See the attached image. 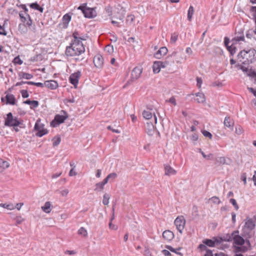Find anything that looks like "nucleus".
I'll return each instance as SVG.
<instances>
[{
	"instance_id": "1",
	"label": "nucleus",
	"mask_w": 256,
	"mask_h": 256,
	"mask_svg": "<svg viewBox=\"0 0 256 256\" xmlns=\"http://www.w3.org/2000/svg\"><path fill=\"white\" fill-rule=\"evenodd\" d=\"M84 52L85 48L82 42H71L70 46H66L65 54L68 56H80Z\"/></svg>"
},
{
	"instance_id": "2",
	"label": "nucleus",
	"mask_w": 256,
	"mask_h": 256,
	"mask_svg": "<svg viewBox=\"0 0 256 256\" xmlns=\"http://www.w3.org/2000/svg\"><path fill=\"white\" fill-rule=\"evenodd\" d=\"M255 50L251 49L248 50H242L238 54V58L240 61L244 64H248L252 63L254 58Z\"/></svg>"
},
{
	"instance_id": "3",
	"label": "nucleus",
	"mask_w": 256,
	"mask_h": 256,
	"mask_svg": "<svg viewBox=\"0 0 256 256\" xmlns=\"http://www.w3.org/2000/svg\"><path fill=\"white\" fill-rule=\"evenodd\" d=\"M23 121L16 116H14L12 112H8L6 114V118H5L4 126L9 127L20 126L22 128L24 126Z\"/></svg>"
},
{
	"instance_id": "4",
	"label": "nucleus",
	"mask_w": 256,
	"mask_h": 256,
	"mask_svg": "<svg viewBox=\"0 0 256 256\" xmlns=\"http://www.w3.org/2000/svg\"><path fill=\"white\" fill-rule=\"evenodd\" d=\"M172 58L174 59L176 63L181 64L182 61L186 60V56L184 54L183 49L178 48L166 57L167 59H170Z\"/></svg>"
},
{
	"instance_id": "5",
	"label": "nucleus",
	"mask_w": 256,
	"mask_h": 256,
	"mask_svg": "<svg viewBox=\"0 0 256 256\" xmlns=\"http://www.w3.org/2000/svg\"><path fill=\"white\" fill-rule=\"evenodd\" d=\"M60 112L62 114H56L54 120H52V121L51 122L50 125L52 126L54 128L57 127L60 124L64 122L65 120L68 118V114L65 110H62Z\"/></svg>"
},
{
	"instance_id": "6",
	"label": "nucleus",
	"mask_w": 256,
	"mask_h": 256,
	"mask_svg": "<svg viewBox=\"0 0 256 256\" xmlns=\"http://www.w3.org/2000/svg\"><path fill=\"white\" fill-rule=\"evenodd\" d=\"M142 72V68L141 66L135 67L132 72L130 79L126 82L123 88H126V86L130 84L133 82L138 80L140 77Z\"/></svg>"
},
{
	"instance_id": "7",
	"label": "nucleus",
	"mask_w": 256,
	"mask_h": 256,
	"mask_svg": "<svg viewBox=\"0 0 256 256\" xmlns=\"http://www.w3.org/2000/svg\"><path fill=\"white\" fill-rule=\"evenodd\" d=\"M174 224L178 230L182 234L186 224V220L183 216H178L174 220Z\"/></svg>"
},
{
	"instance_id": "8",
	"label": "nucleus",
	"mask_w": 256,
	"mask_h": 256,
	"mask_svg": "<svg viewBox=\"0 0 256 256\" xmlns=\"http://www.w3.org/2000/svg\"><path fill=\"white\" fill-rule=\"evenodd\" d=\"M81 76V72L80 71H77L76 72L70 74L69 78V81L70 84L74 86L76 88L78 82L79 78Z\"/></svg>"
},
{
	"instance_id": "9",
	"label": "nucleus",
	"mask_w": 256,
	"mask_h": 256,
	"mask_svg": "<svg viewBox=\"0 0 256 256\" xmlns=\"http://www.w3.org/2000/svg\"><path fill=\"white\" fill-rule=\"evenodd\" d=\"M238 230L234 231L232 234V236L234 240V242L235 244L237 245H242L244 243L245 241L243 238L238 235Z\"/></svg>"
},
{
	"instance_id": "10",
	"label": "nucleus",
	"mask_w": 256,
	"mask_h": 256,
	"mask_svg": "<svg viewBox=\"0 0 256 256\" xmlns=\"http://www.w3.org/2000/svg\"><path fill=\"white\" fill-rule=\"evenodd\" d=\"M94 66L98 68H102L104 63V60L102 56L100 54H96L94 58Z\"/></svg>"
},
{
	"instance_id": "11",
	"label": "nucleus",
	"mask_w": 256,
	"mask_h": 256,
	"mask_svg": "<svg viewBox=\"0 0 256 256\" xmlns=\"http://www.w3.org/2000/svg\"><path fill=\"white\" fill-rule=\"evenodd\" d=\"M202 243L210 247H214L216 244H220V242L216 238L214 240L204 239L202 240Z\"/></svg>"
},
{
	"instance_id": "12",
	"label": "nucleus",
	"mask_w": 256,
	"mask_h": 256,
	"mask_svg": "<svg viewBox=\"0 0 256 256\" xmlns=\"http://www.w3.org/2000/svg\"><path fill=\"white\" fill-rule=\"evenodd\" d=\"M168 52V50L166 47H162L154 54V56L157 59H160L163 56H165L167 54Z\"/></svg>"
},
{
	"instance_id": "13",
	"label": "nucleus",
	"mask_w": 256,
	"mask_h": 256,
	"mask_svg": "<svg viewBox=\"0 0 256 256\" xmlns=\"http://www.w3.org/2000/svg\"><path fill=\"white\" fill-rule=\"evenodd\" d=\"M244 33L242 32H238L236 34L235 36L232 39V44H236L240 41H244Z\"/></svg>"
},
{
	"instance_id": "14",
	"label": "nucleus",
	"mask_w": 256,
	"mask_h": 256,
	"mask_svg": "<svg viewBox=\"0 0 256 256\" xmlns=\"http://www.w3.org/2000/svg\"><path fill=\"white\" fill-rule=\"evenodd\" d=\"M224 124V126L230 128L231 130H233L234 122L230 116H227L225 118Z\"/></svg>"
},
{
	"instance_id": "15",
	"label": "nucleus",
	"mask_w": 256,
	"mask_h": 256,
	"mask_svg": "<svg viewBox=\"0 0 256 256\" xmlns=\"http://www.w3.org/2000/svg\"><path fill=\"white\" fill-rule=\"evenodd\" d=\"M255 222L252 218H247L244 224V228L248 230H252L255 228Z\"/></svg>"
},
{
	"instance_id": "16",
	"label": "nucleus",
	"mask_w": 256,
	"mask_h": 256,
	"mask_svg": "<svg viewBox=\"0 0 256 256\" xmlns=\"http://www.w3.org/2000/svg\"><path fill=\"white\" fill-rule=\"evenodd\" d=\"M45 86L51 90H55L58 87V84L56 80H46L45 82Z\"/></svg>"
},
{
	"instance_id": "17",
	"label": "nucleus",
	"mask_w": 256,
	"mask_h": 256,
	"mask_svg": "<svg viewBox=\"0 0 256 256\" xmlns=\"http://www.w3.org/2000/svg\"><path fill=\"white\" fill-rule=\"evenodd\" d=\"M162 236L166 240L170 241L174 238V234L170 230H166L163 232Z\"/></svg>"
},
{
	"instance_id": "18",
	"label": "nucleus",
	"mask_w": 256,
	"mask_h": 256,
	"mask_svg": "<svg viewBox=\"0 0 256 256\" xmlns=\"http://www.w3.org/2000/svg\"><path fill=\"white\" fill-rule=\"evenodd\" d=\"M165 174L167 176L174 175L176 174V172L175 170L172 168L169 165H166L164 166Z\"/></svg>"
},
{
	"instance_id": "19",
	"label": "nucleus",
	"mask_w": 256,
	"mask_h": 256,
	"mask_svg": "<svg viewBox=\"0 0 256 256\" xmlns=\"http://www.w3.org/2000/svg\"><path fill=\"white\" fill-rule=\"evenodd\" d=\"M162 63H161V61H156L154 62L152 68L153 72L155 74L158 73L162 68Z\"/></svg>"
},
{
	"instance_id": "20",
	"label": "nucleus",
	"mask_w": 256,
	"mask_h": 256,
	"mask_svg": "<svg viewBox=\"0 0 256 256\" xmlns=\"http://www.w3.org/2000/svg\"><path fill=\"white\" fill-rule=\"evenodd\" d=\"M84 14L86 18H93L95 16L94 10L89 8H86L84 10Z\"/></svg>"
},
{
	"instance_id": "21",
	"label": "nucleus",
	"mask_w": 256,
	"mask_h": 256,
	"mask_svg": "<svg viewBox=\"0 0 256 256\" xmlns=\"http://www.w3.org/2000/svg\"><path fill=\"white\" fill-rule=\"evenodd\" d=\"M23 103L25 104L30 105V108L31 109L36 108L38 107V106L39 105V102L37 100H28L26 101H24L23 102Z\"/></svg>"
},
{
	"instance_id": "22",
	"label": "nucleus",
	"mask_w": 256,
	"mask_h": 256,
	"mask_svg": "<svg viewBox=\"0 0 256 256\" xmlns=\"http://www.w3.org/2000/svg\"><path fill=\"white\" fill-rule=\"evenodd\" d=\"M196 98L195 100L198 103H202L205 102L206 98L204 94L202 92H198L195 94Z\"/></svg>"
},
{
	"instance_id": "23",
	"label": "nucleus",
	"mask_w": 256,
	"mask_h": 256,
	"mask_svg": "<svg viewBox=\"0 0 256 256\" xmlns=\"http://www.w3.org/2000/svg\"><path fill=\"white\" fill-rule=\"evenodd\" d=\"M6 103L12 105H14L16 104V98L13 94H7L6 96Z\"/></svg>"
},
{
	"instance_id": "24",
	"label": "nucleus",
	"mask_w": 256,
	"mask_h": 256,
	"mask_svg": "<svg viewBox=\"0 0 256 256\" xmlns=\"http://www.w3.org/2000/svg\"><path fill=\"white\" fill-rule=\"evenodd\" d=\"M72 37L74 40H72V42H82L80 40H84L85 39L80 36V34L78 32H74L72 34Z\"/></svg>"
},
{
	"instance_id": "25",
	"label": "nucleus",
	"mask_w": 256,
	"mask_h": 256,
	"mask_svg": "<svg viewBox=\"0 0 256 256\" xmlns=\"http://www.w3.org/2000/svg\"><path fill=\"white\" fill-rule=\"evenodd\" d=\"M42 209L46 213H50L51 211V204L50 202H46L44 206H42Z\"/></svg>"
},
{
	"instance_id": "26",
	"label": "nucleus",
	"mask_w": 256,
	"mask_h": 256,
	"mask_svg": "<svg viewBox=\"0 0 256 256\" xmlns=\"http://www.w3.org/2000/svg\"><path fill=\"white\" fill-rule=\"evenodd\" d=\"M20 78H25L26 80H30L33 78V76L30 74L20 72L18 74Z\"/></svg>"
},
{
	"instance_id": "27",
	"label": "nucleus",
	"mask_w": 256,
	"mask_h": 256,
	"mask_svg": "<svg viewBox=\"0 0 256 256\" xmlns=\"http://www.w3.org/2000/svg\"><path fill=\"white\" fill-rule=\"evenodd\" d=\"M70 20L71 16L68 14H64L62 17L63 23L66 27H67L68 24Z\"/></svg>"
},
{
	"instance_id": "28",
	"label": "nucleus",
	"mask_w": 256,
	"mask_h": 256,
	"mask_svg": "<svg viewBox=\"0 0 256 256\" xmlns=\"http://www.w3.org/2000/svg\"><path fill=\"white\" fill-rule=\"evenodd\" d=\"M30 7L33 9L38 10L40 12H43L44 8L40 6L36 2L32 3L30 5Z\"/></svg>"
},
{
	"instance_id": "29",
	"label": "nucleus",
	"mask_w": 256,
	"mask_h": 256,
	"mask_svg": "<svg viewBox=\"0 0 256 256\" xmlns=\"http://www.w3.org/2000/svg\"><path fill=\"white\" fill-rule=\"evenodd\" d=\"M194 13V7L190 6L188 8V19L189 21H191L192 15Z\"/></svg>"
},
{
	"instance_id": "30",
	"label": "nucleus",
	"mask_w": 256,
	"mask_h": 256,
	"mask_svg": "<svg viewBox=\"0 0 256 256\" xmlns=\"http://www.w3.org/2000/svg\"><path fill=\"white\" fill-rule=\"evenodd\" d=\"M250 10V12L252 13V16H253V18L255 21L256 30L254 31V34H256V6H252Z\"/></svg>"
},
{
	"instance_id": "31",
	"label": "nucleus",
	"mask_w": 256,
	"mask_h": 256,
	"mask_svg": "<svg viewBox=\"0 0 256 256\" xmlns=\"http://www.w3.org/2000/svg\"><path fill=\"white\" fill-rule=\"evenodd\" d=\"M78 233L79 235H81L84 237H86L88 236L87 230L84 227H81L78 230Z\"/></svg>"
},
{
	"instance_id": "32",
	"label": "nucleus",
	"mask_w": 256,
	"mask_h": 256,
	"mask_svg": "<svg viewBox=\"0 0 256 256\" xmlns=\"http://www.w3.org/2000/svg\"><path fill=\"white\" fill-rule=\"evenodd\" d=\"M20 18L22 19V20L24 22L26 20L27 16L28 18H30V16L28 14L27 12H20Z\"/></svg>"
},
{
	"instance_id": "33",
	"label": "nucleus",
	"mask_w": 256,
	"mask_h": 256,
	"mask_svg": "<svg viewBox=\"0 0 256 256\" xmlns=\"http://www.w3.org/2000/svg\"><path fill=\"white\" fill-rule=\"evenodd\" d=\"M110 198V194H105L103 196L102 203L104 205H108L109 203V200Z\"/></svg>"
},
{
	"instance_id": "34",
	"label": "nucleus",
	"mask_w": 256,
	"mask_h": 256,
	"mask_svg": "<svg viewBox=\"0 0 256 256\" xmlns=\"http://www.w3.org/2000/svg\"><path fill=\"white\" fill-rule=\"evenodd\" d=\"M0 206L4 208H6L8 210H12L14 208V206L10 204H0Z\"/></svg>"
},
{
	"instance_id": "35",
	"label": "nucleus",
	"mask_w": 256,
	"mask_h": 256,
	"mask_svg": "<svg viewBox=\"0 0 256 256\" xmlns=\"http://www.w3.org/2000/svg\"><path fill=\"white\" fill-rule=\"evenodd\" d=\"M44 124H40L38 120H37L35 124L34 129L36 131H38L44 128Z\"/></svg>"
},
{
	"instance_id": "36",
	"label": "nucleus",
	"mask_w": 256,
	"mask_h": 256,
	"mask_svg": "<svg viewBox=\"0 0 256 256\" xmlns=\"http://www.w3.org/2000/svg\"><path fill=\"white\" fill-rule=\"evenodd\" d=\"M48 133V130H46L42 128V130H39L38 131V132L36 133V136L39 137H42L44 134H46Z\"/></svg>"
},
{
	"instance_id": "37",
	"label": "nucleus",
	"mask_w": 256,
	"mask_h": 256,
	"mask_svg": "<svg viewBox=\"0 0 256 256\" xmlns=\"http://www.w3.org/2000/svg\"><path fill=\"white\" fill-rule=\"evenodd\" d=\"M142 116L144 118L147 120H149L152 117V113L149 111L144 110L142 112Z\"/></svg>"
},
{
	"instance_id": "38",
	"label": "nucleus",
	"mask_w": 256,
	"mask_h": 256,
	"mask_svg": "<svg viewBox=\"0 0 256 256\" xmlns=\"http://www.w3.org/2000/svg\"><path fill=\"white\" fill-rule=\"evenodd\" d=\"M104 50L108 54H111L114 52V47L112 45H108L105 47Z\"/></svg>"
},
{
	"instance_id": "39",
	"label": "nucleus",
	"mask_w": 256,
	"mask_h": 256,
	"mask_svg": "<svg viewBox=\"0 0 256 256\" xmlns=\"http://www.w3.org/2000/svg\"><path fill=\"white\" fill-rule=\"evenodd\" d=\"M134 18H135V16L134 15L130 14L127 16V18L126 20V22L127 23L131 24L134 21Z\"/></svg>"
},
{
	"instance_id": "40",
	"label": "nucleus",
	"mask_w": 256,
	"mask_h": 256,
	"mask_svg": "<svg viewBox=\"0 0 256 256\" xmlns=\"http://www.w3.org/2000/svg\"><path fill=\"white\" fill-rule=\"evenodd\" d=\"M178 34L176 33H173L172 34L170 38V42L175 43L178 40Z\"/></svg>"
},
{
	"instance_id": "41",
	"label": "nucleus",
	"mask_w": 256,
	"mask_h": 256,
	"mask_svg": "<svg viewBox=\"0 0 256 256\" xmlns=\"http://www.w3.org/2000/svg\"><path fill=\"white\" fill-rule=\"evenodd\" d=\"M104 186L101 182L96 183V188L94 190L101 191L104 189Z\"/></svg>"
},
{
	"instance_id": "42",
	"label": "nucleus",
	"mask_w": 256,
	"mask_h": 256,
	"mask_svg": "<svg viewBox=\"0 0 256 256\" xmlns=\"http://www.w3.org/2000/svg\"><path fill=\"white\" fill-rule=\"evenodd\" d=\"M210 200L214 204H219L221 202V201L219 198L217 196H212L210 198Z\"/></svg>"
},
{
	"instance_id": "43",
	"label": "nucleus",
	"mask_w": 256,
	"mask_h": 256,
	"mask_svg": "<svg viewBox=\"0 0 256 256\" xmlns=\"http://www.w3.org/2000/svg\"><path fill=\"white\" fill-rule=\"evenodd\" d=\"M202 132L204 136L208 137L210 139H211L212 137V136L211 134V133L206 130H202Z\"/></svg>"
},
{
	"instance_id": "44",
	"label": "nucleus",
	"mask_w": 256,
	"mask_h": 256,
	"mask_svg": "<svg viewBox=\"0 0 256 256\" xmlns=\"http://www.w3.org/2000/svg\"><path fill=\"white\" fill-rule=\"evenodd\" d=\"M234 44H232L230 46H228L227 49L231 53V54H234L236 52V48L233 46Z\"/></svg>"
},
{
	"instance_id": "45",
	"label": "nucleus",
	"mask_w": 256,
	"mask_h": 256,
	"mask_svg": "<svg viewBox=\"0 0 256 256\" xmlns=\"http://www.w3.org/2000/svg\"><path fill=\"white\" fill-rule=\"evenodd\" d=\"M230 202L234 206L235 209L236 210H238L239 208L238 204H237V202L235 199L234 198H230Z\"/></svg>"
},
{
	"instance_id": "46",
	"label": "nucleus",
	"mask_w": 256,
	"mask_h": 256,
	"mask_svg": "<svg viewBox=\"0 0 256 256\" xmlns=\"http://www.w3.org/2000/svg\"><path fill=\"white\" fill-rule=\"evenodd\" d=\"M18 30L26 32L27 31V28L24 24H20L18 26Z\"/></svg>"
},
{
	"instance_id": "47",
	"label": "nucleus",
	"mask_w": 256,
	"mask_h": 256,
	"mask_svg": "<svg viewBox=\"0 0 256 256\" xmlns=\"http://www.w3.org/2000/svg\"><path fill=\"white\" fill-rule=\"evenodd\" d=\"M198 248L201 252L204 251V250H206H206H208L206 246V244H204L203 243L202 244H200L198 246Z\"/></svg>"
},
{
	"instance_id": "48",
	"label": "nucleus",
	"mask_w": 256,
	"mask_h": 256,
	"mask_svg": "<svg viewBox=\"0 0 256 256\" xmlns=\"http://www.w3.org/2000/svg\"><path fill=\"white\" fill-rule=\"evenodd\" d=\"M107 177L108 178V180H113L117 177V174L115 172H112V173L109 174L107 176Z\"/></svg>"
},
{
	"instance_id": "49",
	"label": "nucleus",
	"mask_w": 256,
	"mask_h": 256,
	"mask_svg": "<svg viewBox=\"0 0 256 256\" xmlns=\"http://www.w3.org/2000/svg\"><path fill=\"white\" fill-rule=\"evenodd\" d=\"M168 60L169 59L166 58V60H165L164 61H161V63H162L161 66L162 68H165L168 66L170 65V62L168 61Z\"/></svg>"
},
{
	"instance_id": "50",
	"label": "nucleus",
	"mask_w": 256,
	"mask_h": 256,
	"mask_svg": "<svg viewBox=\"0 0 256 256\" xmlns=\"http://www.w3.org/2000/svg\"><path fill=\"white\" fill-rule=\"evenodd\" d=\"M20 92L23 98H27L29 96V94L26 90H22Z\"/></svg>"
},
{
	"instance_id": "51",
	"label": "nucleus",
	"mask_w": 256,
	"mask_h": 256,
	"mask_svg": "<svg viewBox=\"0 0 256 256\" xmlns=\"http://www.w3.org/2000/svg\"><path fill=\"white\" fill-rule=\"evenodd\" d=\"M254 30H248L246 34V36L248 38H251L252 37L253 34H254Z\"/></svg>"
},
{
	"instance_id": "52",
	"label": "nucleus",
	"mask_w": 256,
	"mask_h": 256,
	"mask_svg": "<svg viewBox=\"0 0 256 256\" xmlns=\"http://www.w3.org/2000/svg\"><path fill=\"white\" fill-rule=\"evenodd\" d=\"M61 139L60 137H58L56 139L54 140L53 142V146H58L60 142Z\"/></svg>"
},
{
	"instance_id": "53",
	"label": "nucleus",
	"mask_w": 256,
	"mask_h": 256,
	"mask_svg": "<svg viewBox=\"0 0 256 256\" xmlns=\"http://www.w3.org/2000/svg\"><path fill=\"white\" fill-rule=\"evenodd\" d=\"M105 10L106 12L108 14V16L112 15V8L110 6H108L106 7Z\"/></svg>"
},
{
	"instance_id": "54",
	"label": "nucleus",
	"mask_w": 256,
	"mask_h": 256,
	"mask_svg": "<svg viewBox=\"0 0 256 256\" xmlns=\"http://www.w3.org/2000/svg\"><path fill=\"white\" fill-rule=\"evenodd\" d=\"M240 179L244 182V184H246V173H243L241 175Z\"/></svg>"
},
{
	"instance_id": "55",
	"label": "nucleus",
	"mask_w": 256,
	"mask_h": 256,
	"mask_svg": "<svg viewBox=\"0 0 256 256\" xmlns=\"http://www.w3.org/2000/svg\"><path fill=\"white\" fill-rule=\"evenodd\" d=\"M14 63L18 64H22V60L18 57L14 58Z\"/></svg>"
},
{
	"instance_id": "56",
	"label": "nucleus",
	"mask_w": 256,
	"mask_h": 256,
	"mask_svg": "<svg viewBox=\"0 0 256 256\" xmlns=\"http://www.w3.org/2000/svg\"><path fill=\"white\" fill-rule=\"evenodd\" d=\"M196 82H197V86L199 88H200L201 87V85H202V78L198 77L196 78Z\"/></svg>"
},
{
	"instance_id": "57",
	"label": "nucleus",
	"mask_w": 256,
	"mask_h": 256,
	"mask_svg": "<svg viewBox=\"0 0 256 256\" xmlns=\"http://www.w3.org/2000/svg\"><path fill=\"white\" fill-rule=\"evenodd\" d=\"M170 103L172 104L174 106L176 105V102L175 98L174 96L171 97L168 100Z\"/></svg>"
},
{
	"instance_id": "58",
	"label": "nucleus",
	"mask_w": 256,
	"mask_h": 256,
	"mask_svg": "<svg viewBox=\"0 0 256 256\" xmlns=\"http://www.w3.org/2000/svg\"><path fill=\"white\" fill-rule=\"evenodd\" d=\"M7 34L6 32L4 30V29L2 28V26L0 24V34L6 36Z\"/></svg>"
},
{
	"instance_id": "59",
	"label": "nucleus",
	"mask_w": 256,
	"mask_h": 256,
	"mask_svg": "<svg viewBox=\"0 0 256 256\" xmlns=\"http://www.w3.org/2000/svg\"><path fill=\"white\" fill-rule=\"evenodd\" d=\"M218 161L222 164H225L226 163V160L224 157L219 158Z\"/></svg>"
},
{
	"instance_id": "60",
	"label": "nucleus",
	"mask_w": 256,
	"mask_h": 256,
	"mask_svg": "<svg viewBox=\"0 0 256 256\" xmlns=\"http://www.w3.org/2000/svg\"><path fill=\"white\" fill-rule=\"evenodd\" d=\"M107 128L108 130H111L114 132L117 133V134L120 133V131L118 130L112 128V126H108L107 127Z\"/></svg>"
},
{
	"instance_id": "61",
	"label": "nucleus",
	"mask_w": 256,
	"mask_h": 256,
	"mask_svg": "<svg viewBox=\"0 0 256 256\" xmlns=\"http://www.w3.org/2000/svg\"><path fill=\"white\" fill-rule=\"evenodd\" d=\"M198 135L196 134H194L190 137V138L193 141H196L198 140Z\"/></svg>"
},
{
	"instance_id": "62",
	"label": "nucleus",
	"mask_w": 256,
	"mask_h": 256,
	"mask_svg": "<svg viewBox=\"0 0 256 256\" xmlns=\"http://www.w3.org/2000/svg\"><path fill=\"white\" fill-rule=\"evenodd\" d=\"M248 90L252 92L255 96H256V90L253 88H248Z\"/></svg>"
},
{
	"instance_id": "63",
	"label": "nucleus",
	"mask_w": 256,
	"mask_h": 256,
	"mask_svg": "<svg viewBox=\"0 0 256 256\" xmlns=\"http://www.w3.org/2000/svg\"><path fill=\"white\" fill-rule=\"evenodd\" d=\"M162 253L165 256H169L171 254L170 252L168 250H162Z\"/></svg>"
},
{
	"instance_id": "64",
	"label": "nucleus",
	"mask_w": 256,
	"mask_h": 256,
	"mask_svg": "<svg viewBox=\"0 0 256 256\" xmlns=\"http://www.w3.org/2000/svg\"><path fill=\"white\" fill-rule=\"evenodd\" d=\"M204 256H213L212 251L210 250H208Z\"/></svg>"
}]
</instances>
